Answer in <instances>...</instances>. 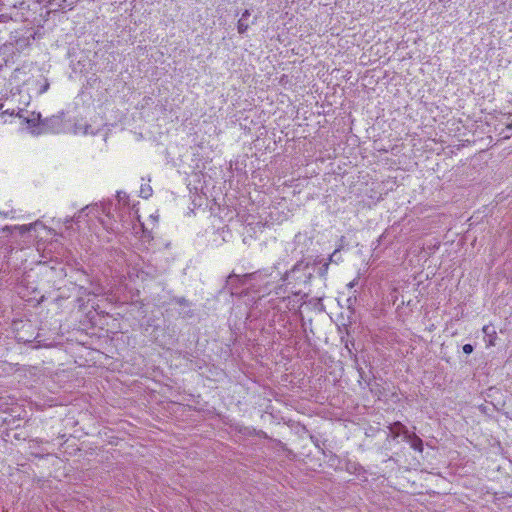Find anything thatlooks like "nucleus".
I'll return each mask as SVG.
<instances>
[{
  "mask_svg": "<svg viewBox=\"0 0 512 512\" xmlns=\"http://www.w3.org/2000/svg\"><path fill=\"white\" fill-rule=\"evenodd\" d=\"M463 352L465 354H471L473 352V346L471 344H465L463 346Z\"/></svg>",
  "mask_w": 512,
  "mask_h": 512,
  "instance_id": "nucleus-10",
  "label": "nucleus"
},
{
  "mask_svg": "<svg viewBox=\"0 0 512 512\" xmlns=\"http://www.w3.org/2000/svg\"><path fill=\"white\" fill-rule=\"evenodd\" d=\"M357 279H354L353 281H351L349 284H348V287L350 288H353L356 284H357Z\"/></svg>",
  "mask_w": 512,
  "mask_h": 512,
  "instance_id": "nucleus-12",
  "label": "nucleus"
},
{
  "mask_svg": "<svg viewBox=\"0 0 512 512\" xmlns=\"http://www.w3.org/2000/svg\"><path fill=\"white\" fill-rule=\"evenodd\" d=\"M8 20H10V17H8L7 15H5V14L0 15V22H7Z\"/></svg>",
  "mask_w": 512,
  "mask_h": 512,
  "instance_id": "nucleus-11",
  "label": "nucleus"
},
{
  "mask_svg": "<svg viewBox=\"0 0 512 512\" xmlns=\"http://www.w3.org/2000/svg\"><path fill=\"white\" fill-rule=\"evenodd\" d=\"M250 15H251V13L248 9H246L242 13V15L237 23L238 33L244 34L248 30V28H249L248 18L250 17Z\"/></svg>",
  "mask_w": 512,
  "mask_h": 512,
  "instance_id": "nucleus-4",
  "label": "nucleus"
},
{
  "mask_svg": "<svg viewBox=\"0 0 512 512\" xmlns=\"http://www.w3.org/2000/svg\"><path fill=\"white\" fill-rule=\"evenodd\" d=\"M38 221L34 222V223H31L29 225H21V226H15L14 229H17L19 230V232L21 234L25 233V232H28V231H31L32 229H34L36 227V225H38Z\"/></svg>",
  "mask_w": 512,
  "mask_h": 512,
  "instance_id": "nucleus-8",
  "label": "nucleus"
},
{
  "mask_svg": "<svg viewBox=\"0 0 512 512\" xmlns=\"http://www.w3.org/2000/svg\"><path fill=\"white\" fill-rule=\"evenodd\" d=\"M152 195V188L148 184H143L140 188V196L148 199Z\"/></svg>",
  "mask_w": 512,
  "mask_h": 512,
  "instance_id": "nucleus-7",
  "label": "nucleus"
},
{
  "mask_svg": "<svg viewBox=\"0 0 512 512\" xmlns=\"http://www.w3.org/2000/svg\"><path fill=\"white\" fill-rule=\"evenodd\" d=\"M406 441L410 444L411 448L415 451L422 452L423 451V442L421 438H419L416 434H409L406 438Z\"/></svg>",
  "mask_w": 512,
  "mask_h": 512,
  "instance_id": "nucleus-5",
  "label": "nucleus"
},
{
  "mask_svg": "<svg viewBox=\"0 0 512 512\" xmlns=\"http://www.w3.org/2000/svg\"><path fill=\"white\" fill-rule=\"evenodd\" d=\"M287 276H288V273H285L283 280H286Z\"/></svg>",
  "mask_w": 512,
  "mask_h": 512,
  "instance_id": "nucleus-14",
  "label": "nucleus"
},
{
  "mask_svg": "<svg viewBox=\"0 0 512 512\" xmlns=\"http://www.w3.org/2000/svg\"><path fill=\"white\" fill-rule=\"evenodd\" d=\"M4 114L10 116H17L22 119L29 128L33 129V133H59L62 130L63 119L61 115H53L49 118L41 119V114L28 111L17 107L12 109H6Z\"/></svg>",
  "mask_w": 512,
  "mask_h": 512,
  "instance_id": "nucleus-1",
  "label": "nucleus"
},
{
  "mask_svg": "<svg viewBox=\"0 0 512 512\" xmlns=\"http://www.w3.org/2000/svg\"><path fill=\"white\" fill-rule=\"evenodd\" d=\"M76 0H57L53 5L61 8V9H72Z\"/></svg>",
  "mask_w": 512,
  "mask_h": 512,
  "instance_id": "nucleus-6",
  "label": "nucleus"
},
{
  "mask_svg": "<svg viewBox=\"0 0 512 512\" xmlns=\"http://www.w3.org/2000/svg\"><path fill=\"white\" fill-rule=\"evenodd\" d=\"M484 341L487 347L495 346L497 340V332L492 325H485L482 328Z\"/></svg>",
  "mask_w": 512,
  "mask_h": 512,
  "instance_id": "nucleus-2",
  "label": "nucleus"
},
{
  "mask_svg": "<svg viewBox=\"0 0 512 512\" xmlns=\"http://www.w3.org/2000/svg\"><path fill=\"white\" fill-rule=\"evenodd\" d=\"M389 430L393 436V438H397L399 436H403L404 439L406 440V438L409 436V432H408V429L406 428V426H404L402 423L400 422H395L393 424H391L389 426Z\"/></svg>",
  "mask_w": 512,
  "mask_h": 512,
  "instance_id": "nucleus-3",
  "label": "nucleus"
},
{
  "mask_svg": "<svg viewBox=\"0 0 512 512\" xmlns=\"http://www.w3.org/2000/svg\"><path fill=\"white\" fill-rule=\"evenodd\" d=\"M336 254H337V251L333 252V254H332L331 258H330V260H331V261H332V258H333Z\"/></svg>",
  "mask_w": 512,
  "mask_h": 512,
  "instance_id": "nucleus-13",
  "label": "nucleus"
},
{
  "mask_svg": "<svg viewBox=\"0 0 512 512\" xmlns=\"http://www.w3.org/2000/svg\"><path fill=\"white\" fill-rule=\"evenodd\" d=\"M50 84L47 79H44L38 89V94H43L48 91Z\"/></svg>",
  "mask_w": 512,
  "mask_h": 512,
  "instance_id": "nucleus-9",
  "label": "nucleus"
},
{
  "mask_svg": "<svg viewBox=\"0 0 512 512\" xmlns=\"http://www.w3.org/2000/svg\"><path fill=\"white\" fill-rule=\"evenodd\" d=\"M509 129H512V124L507 126Z\"/></svg>",
  "mask_w": 512,
  "mask_h": 512,
  "instance_id": "nucleus-15",
  "label": "nucleus"
}]
</instances>
